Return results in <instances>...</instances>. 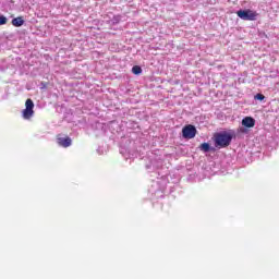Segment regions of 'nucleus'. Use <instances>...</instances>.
<instances>
[{"label": "nucleus", "instance_id": "obj_1", "mask_svg": "<svg viewBox=\"0 0 279 279\" xmlns=\"http://www.w3.org/2000/svg\"><path fill=\"white\" fill-rule=\"evenodd\" d=\"M232 138H234V133H230L226 131L216 133L214 135L215 145L220 149L223 147H229V145L232 143Z\"/></svg>", "mask_w": 279, "mask_h": 279}, {"label": "nucleus", "instance_id": "obj_2", "mask_svg": "<svg viewBox=\"0 0 279 279\" xmlns=\"http://www.w3.org/2000/svg\"><path fill=\"white\" fill-rule=\"evenodd\" d=\"M22 117L26 121H29L34 117V100L32 98L26 99L25 109L22 111Z\"/></svg>", "mask_w": 279, "mask_h": 279}, {"label": "nucleus", "instance_id": "obj_3", "mask_svg": "<svg viewBox=\"0 0 279 279\" xmlns=\"http://www.w3.org/2000/svg\"><path fill=\"white\" fill-rule=\"evenodd\" d=\"M236 15L239 16V19H242V21H256V17L258 16L256 11H252L250 9L239 10L236 11Z\"/></svg>", "mask_w": 279, "mask_h": 279}, {"label": "nucleus", "instance_id": "obj_4", "mask_svg": "<svg viewBox=\"0 0 279 279\" xmlns=\"http://www.w3.org/2000/svg\"><path fill=\"white\" fill-rule=\"evenodd\" d=\"M197 135V129L195 126H193L192 124L185 125L182 129V136L183 138H195V136Z\"/></svg>", "mask_w": 279, "mask_h": 279}, {"label": "nucleus", "instance_id": "obj_5", "mask_svg": "<svg viewBox=\"0 0 279 279\" xmlns=\"http://www.w3.org/2000/svg\"><path fill=\"white\" fill-rule=\"evenodd\" d=\"M57 143L58 145H60V147H71L73 141L71 140V137L65 136V137H61L60 135L57 136Z\"/></svg>", "mask_w": 279, "mask_h": 279}, {"label": "nucleus", "instance_id": "obj_6", "mask_svg": "<svg viewBox=\"0 0 279 279\" xmlns=\"http://www.w3.org/2000/svg\"><path fill=\"white\" fill-rule=\"evenodd\" d=\"M242 125H244V128H254L256 125V120L252 117H245L242 120Z\"/></svg>", "mask_w": 279, "mask_h": 279}, {"label": "nucleus", "instance_id": "obj_7", "mask_svg": "<svg viewBox=\"0 0 279 279\" xmlns=\"http://www.w3.org/2000/svg\"><path fill=\"white\" fill-rule=\"evenodd\" d=\"M11 23L13 27H23V25H25V20H23L21 16H17L14 17Z\"/></svg>", "mask_w": 279, "mask_h": 279}, {"label": "nucleus", "instance_id": "obj_8", "mask_svg": "<svg viewBox=\"0 0 279 279\" xmlns=\"http://www.w3.org/2000/svg\"><path fill=\"white\" fill-rule=\"evenodd\" d=\"M132 73H133L134 75H141V73H143V69L141 68V65H134V66L132 68Z\"/></svg>", "mask_w": 279, "mask_h": 279}, {"label": "nucleus", "instance_id": "obj_9", "mask_svg": "<svg viewBox=\"0 0 279 279\" xmlns=\"http://www.w3.org/2000/svg\"><path fill=\"white\" fill-rule=\"evenodd\" d=\"M199 150L205 151V153L210 151V144H208V143L201 144L199 145Z\"/></svg>", "mask_w": 279, "mask_h": 279}, {"label": "nucleus", "instance_id": "obj_10", "mask_svg": "<svg viewBox=\"0 0 279 279\" xmlns=\"http://www.w3.org/2000/svg\"><path fill=\"white\" fill-rule=\"evenodd\" d=\"M8 23V17L0 15V25H5Z\"/></svg>", "mask_w": 279, "mask_h": 279}, {"label": "nucleus", "instance_id": "obj_11", "mask_svg": "<svg viewBox=\"0 0 279 279\" xmlns=\"http://www.w3.org/2000/svg\"><path fill=\"white\" fill-rule=\"evenodd\" d=\"M255 99H258V101H263V99H265V95L257 94V95H255Z\"/></svg>", "mask_w": 279, "mask_h": 279}]
</instances>
